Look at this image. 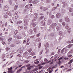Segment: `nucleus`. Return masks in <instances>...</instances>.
<instances>
[{"label": "nucleus", "mask_w": 73, "mask_h": 73, "mask_svg": "<svg viewBox=\"0 0 73 73\" xmlns=\"http://www.w3.org/2000/svg\"><path fill=\"white\" fill-rule=\"evenodd\" d=\"M64 66H61L60 67V68H64Z\"/></svg>", "instance_id": "63"}, {"label": "nucleus", "mask_w": 73, "mask_h": 73, "mask_svg": "<svg viewBox=\"0 0 73 73\" xmlns=\"http://www.w3.org/2000/svg\"><path fill=\"white\" fill-rule=\"evenodd\" d=\"M34 31L35 32H36V29H35L34 30Z\"/></svg>", "instance_id": "51"}, {"label": "nucleus", "mask_w": 73, "mask_h": 73, "mask_svg": "<svg viewBox=\"0 0 73 73\" xmlns=\"http://www.w3.org/2000/svg\"><path fill=\"white\" fill-rule=\"evenodd\" d=\"M6 14H7V15H9L10 16H12L11 13L9 11H7V12L6 13Z\"/></svg>", "instance_id": "6"}, {"label": "nucleus", "mask_w": 73, "mask_h": 73, "mask_svg": "<svg viewBox=\"0 0 73 73\" xmlns=\"http://www.w3.org/2000/svg\"><path fill=\"white\" fill-rule=\"evenodd\" d=\"M12 40V38H10L8 39V41L10 42V41H11Z\"/></svg>", "instance_id": "23"}, {"label": "nucleus", "mask_w": 73, "mask_h": 73, "mask_svg": "<svg viewBox=\"0 0 73 73\" xmlns=\"http://www.w3.org/2000/svg\"><path fill=\"white\" fill-rule=\"evenodd\" d=\"M17 33H18V31L17 30H16L14 32V33L15 35H17Z\"/></svg>", "instance_id": "14"}, {"label": "nucleus", "mask_w": 73, "mask_h": 73, "mask_svg": "<svg viewBox=\"0 0 73 73\" xmlns=\"http://www.w3.org/2000/svg\"><path fill=\"white\" fill-rule=\"evenodd\" d=\"M62 25H63L64 27L65 25V22H63L62 23Z\"/></svg>", "instance_id": "29"}, {"label": "nucleus", "mask_w": 73, "mask_h": 73, "mask_svg": "<svg viewBox=\"0 0 73 73\" xmlns=\"http://www.w3.org/2000/svg\"><path fill=\"white\" fill-rule=\"evenodd\" d=\"M73 44H69L68 45V48H71V47H72V46H73Z\"/></svg>", "instance_id": "16"}, {"label": "nucleus", "mask_w": 73, "mask_h": 73, "mask_svg": "<svg viewBox=\"0 0 73 73\" xmlns=\"http://www.w3.org/2000/svg\"><path fill=\"white\" fill-rule=\"evenodd\" d=\"M31 51H32V49L31 48H30V49L28 50V52H29V53L31 52Z\"/></svg>", "instance_id": "22"}, {"label": "nucleus", "mask_w": 73, "mask_h": 73, "mask_svg": "<svg viewBox=\"0 0 73 73\" xmlns=\"http://www.w3.org/2000/svg\"><path fill=\"white\" fill-rule=\"evenodd\" d=\"M40 65H41V64H39L37 65L36 66H37V67L39 66H40Z\"/></svg>", "instance_id": "53"}, {"label": "nucleus", "mask_w": 73, "mask_h": 73, "mask_svg": "<svg viewBox=\"0 0 73 73\" xmlns=\"http://www.w3.org/2000/svg\"><path fill=\"white\" fill-rule=\"evenodd\" d=\"M34 2L35 4H37V1H35Z\"/></svg>", "instance_id": "56"}, {"label": "nucleus", "mask_w": 73, "mask_h": 73, "mask_svg": "<svg viewBox=\"0 0 73 73\" xmlns=\"http://www.w3.org/2000/svg\"><path fill=\"white\" fill-rule=\"evenodd\" d=\"M54 54V52H52V53L51 55H53Z\"/></svg>", "instance_id": "60"}, {"label": "nucleus", "mask_w": 73, "mask_h": 73, "mask_svg": "<svg viewBox=\"0 0 73 73\" xmlns=\"http://www.w3.org/2000/svg\"><path fill=\"white\" fill-rule=\"evenodd\" d=\"M65 48H63L61 51V53H63L64 52V49Z\"/></svg>", "instance_id": "36"}, {"label": "nucleus", "mask_w": 73, "mask_h": 73, "mask_svg": "<svg viewBox=\"0 0 73 73\" xmlns=\"http://www.w3.org/2000/svg\"><path fill=\"white\" fill-rule=\"evenodd\" d=\"M3 40L4 38L2 36H1L0 37V41H3Z\"/></svg>", "instance_id": "9"}, {"label": "nucleus", "mask_w": 73, "mask_h": 73, "mask_svg": "<svg viewBox=\"0 0 73 73\" xmlns=\"http://www.w3.org/2000/svg\"><path fill=\"white\" fill-rule=\"evenodd\" d=\"M46 64V62H44L42 63V65H45Z\"/></svg>", "instance_id": "58"}, {"label": "nucleus", "mask_w": 73, "mask_h": 73, "mask_svg": "<svg viewBox=\"0 0 73 73\" xmlns=\"http://www.w3.org/2000/svg\"><path fill=\"white\" fill-rule=\"evenodd\" d=\"M73 52V50H71L69 52V53H71Z\"/></svg>", "instance_id": "34"}, {"label": "nucleus", "mask_w": 73, "mask_h": 73, "mask_svg": "<svg viewBox=\"0 0 73 73\" xmlns=\"http://www.w3.org/2000/svg\"><path fill=\"white\" fill-rule=\"evenodd\" d=\"M64 60H68V58H64Z\"/></svg>", "instance_id": "41"}, {"label": "nucleus", "mask_w": 73, "mask_h": 73, "mask_svg": "<svg viewBox=\"0 0 73 73\" xmlns=\"http://www.w3.org/2000/svg\"><path fill=\"white\" fill-rule=\"evenodd\" d=\"M12 69H13V68L10 67V68H8V73H13V72L12 71Z\"/></svg>", "instance_id": "2"}, {"label": "nucleus", "mask_w": 73, "mask_h": 73, "mask_svg": "<svg viewBox=\"0 0 73 73\" xmlns=\"http://www.w3.org/2000/svg\"><path fill=\"white\" fill-rule=\"evenodd\" d=\"M52 25L54 27H56L57 25V24L56 23H52Z\"/></svg>", "instance_id": "20"}, {"label": "nucleus", "mask_w": 73, "mask_h": 73, "mask_svg": "<svg viewBox=\"0 0 73 73\" xmlns=\"http://www.w3.org/2000/svg\"><path fill=\"white\" fill-rule=\"evenodd\" d=\"M19 29V30H21L22 29H23V27L22 26H19L18 27Z\"/></svg>", "instance_id": "11"}, {"label": "nucleus", "mask_w": 73, "mask_h": 73, "mask_svg": "<svg viewBox=\"0 0 73 73\" xmlns=\"http://www.w3.org/2000/svg\"><path fill=\"white\" fill-rule=\"evenodd\" d=\"M72 62L73 61H72V60H71L69 62L68 64H71Z\"/></svg>", "instance_id": "27"}, {"label": "nucleus", "mask_w": 73, "mask_h": 73, "mask_svg": "<svg viewBox=\"0 0 73 73\" xmlns=\"http://www.w3.org/2000/svg\"><path fill=\"white\" fill-rule=\"evenodd\" d=\"M17 56H18L19 57H21V55H20V54H19L17 55Z\"/></svg>", "instance_id": "61"}, {"label": "nucleus", "mask_w": 73, "mask_h": 73, "mask_svg": "<svg viewBox=\"0 0 73 73\" xmlns=\"http://www.w3.org/2000/svg\"><path fill=\"white\" fill-rule=\"evenodd\" d=\"M26 41H27V40H24L23 43H24V44H25V43H26Z\"/></svg>", "instance_id": "35"}, {"label": "nucleus", "mask_w": 73, "mask_h": 73, "mask_svg": "<svg viewBox=\"0 0 73 73\" xmlns=\"http://www.w3.org/2000/svg\"><path fill=\"white\" fill-rule=\"evenodd\" d=\"M59 21L60 22H62V19H60Z\"/></svg>", "instance_id": "62"}, {"label": "nucleus", "mask_w": 73, "mask_h": 73, "mask_svg": "<svg viewBox=\"0 0 73 73\" xmlns=\"http://www.w3.org/2000/svg\"><path fill=\"white\" fill-rule=\"evenodd\" d=\"M22 35L23 37H25V36H26V35H25V33H23Z\"/></svg>", "instance_id": "31"}, {"label": "nucleus", "mask_w": 73, "mask_h": 73, "mask_svg": "<svg viewBox=\"0 0 73 73\" xmlns=\"http://www.w3.org/2000/svg\"><path fill=\"white\" fill-rule=\"evenodd\" d=\"M67 43L68 44H70V43H71V42L70 41H68L67 42Z\"/></svg>", "instance_id": "50"}, {"label": "nucleus", "mask_w": 73, "mask_h": 73, "mask_svg": "<svg viewBox=\"0 0 73 73\" xmlns=\"http://www.w3.org/2000/svg\"><path fill=\"white\" fill-rule=\"evenodd\" d=\"M0 2L1 3H3V0H0Z\"/></svg>", "instance_id": "48"}, {"label": "nucleus", "mask_w": 73, "mask_h": 73, "mask_svg": "<svg viewBox=\"0 0 73 73\" xmlns=\"http://www.w3.org/2000/svg\"><path fill=\"white\" fill-rule=\"evenodd\" d=\"M23 50H21L19 51V53L20 54L22 53H23Z\"/></svg>", "instance_id": "32"}, {"label": "nucleus", "mask_w": 73, "mask_h": 73, "mask_svg": "<svg viewBox=\"0 0 73 73\" xmlns=\"http://www.w3.org/2000/svg\"><path fill=\"white\" fill-rule=\"evenodd\" d=\"M43 18H44V16H42L41 17H40V19H42Z\"/></svg>", "instance_id": "57"}, {"label": "nucleus", "mask_w": 73, "mask_h": 73, "mask_svg": "<svg viewBox=\"0 0 73 73\" xmlns=\"http://www.w3.org/2000/svg\"><path fill=\"white\" fill-rule=\"evenodd\" d=\"M57 9L56 7H54L52 9V11H54V10H55V9Z\"/></svg>", "instance_id": "30"}, {"label": "nucleus", "mask_w": 73, "mask_h": 73, "mask_svg": "<svg viewBox=\"0 0 73 73\" xmlns=\"http://www.w3.org/2000/svg\"><path fill=\"white\" fill-rule=\"evenodd\" d=\"M54 17V15H52L51 16V18L52 19H53Z\"/></svg>", "instance_id": "54"}, {"label": "nucleus", "mask_w": 73, "mask_h": 73, "mask_svg": "<svg viewBox=\"0 0 73 73\" xmlns=\"http://www.w3.org/2000/svg\"><path fill=\"white\" fill-rule=\"evenodd\" d=\"M8 7L7 6H6L4 7V11H7L8 10Z\"/></svg>", "instance_id": "3"}, {"label": "nucleus", "mask_w": 73, "mask_h": 73, "mask_svg": "<svg viewBox=\"0 0 73 73\" xmlns=\"http://www.w3.org/2000/svg\"><path fill=\"white\" fill-rule=\"evenodd\" d=\"M2 44L3 45H4V44H5V42L3 41L2 42Z\"/></svg>", "instance_id": "49"}, {"label": "nucleus", "mask_w": 73, "mask_h": 73, "mask_svg": "<svg viewBox=\"0 0 73 73\" xmlns=\"http://www.w3.org/2000/svg\"><path fill=\"white\" fill-rule=\"evenodd\" d=\"M40 35V33H39L37 35V37H39Z\"/></svg>", "instance_id": "40"}, {"label": "nucleus", "mask_w": 73, "mask_h": 73, "mask_svg": "<svg viewBox=\"0 0 73 73\" xmlns=\"http://www.w3.org/2000/svg\"><path fill=\"white\" fill-rule=\"evenodd\" d=\"M44 46H45L46 47V49L47 51L46 52V53H48V51H49V50L48 49V48H49V44L48 42L46 43V45H45Z\"/></svg>", "instance_id": "1"}, {"label": "nucleus", "mask_w": 73, "mask_h": 73, "mask_svg": "<svg viewBox=\"0 0 73 73\" xmlns=\"http://www.w3.org/2000/svg\"><path fill=\"white\" fill-rule=\"evenodd\" d=\"M29 34H30L31 35L33 34V30H30L29 31Z\"/></svg>", "instance_id": "7"}, {"label": "nucleus", "mask_w": 73, "mask_h": 73, "mask_svg": "<svg viewBox=\"0 0 73 73\" xmlns=\"http://www.w3.org/2000/svg\"><path fill=\"white\" fill-rule=\"evenodd\" d=\"M53 72V70H50V72H49L50 73H51Z\"/></svg>", "instance_id": "55"}, {"label": "nucleus", "mask_w": 73, "mask_h": 73, "mask_svg": "<svg viewBox=\"0 0 73 73\" xmlns=\"http://www.w3.org/2000/svg\"><path fill=\"white\" fill-rule=\"evenodd\" d=\"M28 5H26V6L25 7V8H28Z\"/></svg>", "instance_id": "59"}, {"label": "nucleus", "mask_w": 73, "mask_h": 73, "mask_svg": "<svg viewBox=\"0 0 73 73\" xmlns=\"http://www.w3.org/2000/svg\"><path fill=\"white\" fill-rule=\"evenodd\" d=\"M17 38L18 39H21V36H18Z\"/></svg>", "instance_id": "25"}, {"label": "nucleus", "mask_w": 73, "mask_h": 73, "mask_svg": "<svg viewBox=\"0 0 73 73\" xmlns=\"http://www.w3.org/2000/svg\"><path fill=\"white\" fill-rule=\"evenodd\" d=\"M61 16V14L60 13H58L56 14V17L57 18H59Z\"/></svg>", "instance_id": "4"}, {"label": "nucleus", "mask_w": 73, "mask_h": 73, "mask_svg": "<svg viewBox=\"0 0 73 73\" xmlns=\"http://www.w3.org/2000/svg\"><path fill=\"white\" fill-rule=\"evenodd\" d=\"M42 68V67L41 66H40L39 67V69H41Z\"/></svg>", "instance_id": "47"}, {"label": "nucleus", "mask_w": 73, "mask_h": 73, "mask_svg": "<svg viewBox=\"0 0 73 73\" xmlns=\"http://www.w3.org/2000/svg\"><path fill=\"white\" fill-rule=\"evenodd\" d=\"M69 28V26H68V25H67L66 26V29H68Z\"/></svg>", "instance_id": "21"}, {"label": "nucleus", "mask_w": 73, "mask_h": 73, "mask_svg": "<svg viewBox=\"0 0 73 73\" xmlns=\"http://www.w3.org/2000/svg\"><path fill=\"white\" fill-rule=\"evenodd\" d=\"M10 46L11 48H13V47H14V45H13V44H11Z\"/></svg>", "instance_id": "38"}, {"label": "nucleus", "mask_w": 73, "mask_h": 73, "mask_svg": "<svg viewBox=\"0 0 73 73\" xmlns=\"http://www.w3.org/2000/svg\"><path fill=\"white\" fill-rule=\"evenodd\" d=\"M2 56L3 57V58H4V57H5V54H2Z\"/></svg>", "instance_id": "39"}, {"label": "nucleus", "mask_w": 73, "mask_h": 73, "mask_svg": "<svg viewBox=\"0 0 73 73\" xmlns=\"http://www.w3.org/2000/svg\"><path fill=\"white\" fill-rule=\"evenodd\" d=\"M18 7V5H15L14 8V10H16V9H17V8Z\"/></svg>", "instance_id": "12"}, {"label": "nucleus", "mask_w": 73, "mask_h": 73, "mask_svg": "<svg viewBox=\"0 0 73 73\" xmlns=\"http://www.w3.org/2000/svg\"><path fill=\"white\" fill-rule=\"evenodd\" d=\"M69 12H72L73 11V9L71 8H70L69 9Z\"/></svg>", "instance_id": "26"}, {"label": "nucleus", "mask_w": 73, "mask_h": 73, "mask_svg": "<svg viewBox=\"0 0 73 73\" xmlns=\"http://www.w3.org/2000/svg\"><path fill=\"white\" fill-rule=\"evenodd\" d=\"M3 17L4 18H7V17H8V16L7 15H5L3 16Z\"/></svg>", "instance_id": "13"}, {"label": "nucleus", "mask_w": 73, "mask_h": 73, "mask_svg": "<svg viewBox=\"0 0 73 73\" xmlns=\"http://www.w3.org/2000/svg\"><path fill=\"white\" fill-rule=\"evenodd\" d=\"M10 49V48L8 47H7L6 48V51H8Z\"/></svg>", "instance_id": "17"}, {"label": "nucleus", "mask_w": 73, "mask_h": 73, "mask_svg": "<svg viewBox=\"0 0 73 73\" xmlns=\"http://www.w3.org/2000/svg\"><path fill=\"white\" fill-rule=\"evenodd\" d=\"M48 23H51V22H52V21L50 20H48Z\"/></svg>", "instance_id": "43"}, {"label": "nucleus", "mask_w": 73, "mask_h": 73, "mask_svg": "<svg viewBox=\"0 0 73 73\" xmlns=\"http://www.w3.org/2000/svg\"><path fill=\"white\" fill-rule=\"evenodd\" d=\"M70 31H71V29H70L69 30H68V31L69 32V33H70Z\"/></svg>", "instance_id": "45"}, {"label": "nucleus", "mask_w": 73, "mask_h": 73, "mask_svg": "<svg viewBox=\"0 0 73 73\" xmlns=\"http://www.w3.org/2000/svg\"><path fill=\"white\" fill-rule=\"evenodd\" d=\"M65 20L66 22H69V19L68 17H66L65 18Z\"/></svg>", "instance_id": "5"}, {"label": "nucleus", "mask_w": 73, "mask_h": 73, "mask_svg": "<svg viewBox=\"0 0 73 73\" xmlns=\"http://www.w3.org/2000/svg\"><path fill=\"white\" fill-rule=\"evenodd\" d=\"M47 9H48V8H46V7H44L43 9V11H46V10H47Z\"/></svg>", "instance_id": "28"}, {"label": "nucleus", "mask_w": 73, "mask_h": 73, "mask_svg": "<svg viewBox=\"0 0 73 73\" xmlns=\"http://www.w3.org/2000/svg\"><path fill=\"white\" fill-rule=\"evenodd\" d=\"M9 21H10V22L12 24H13V22H12V19H10L9 20Z\"/></svg>", "instance_id": "42"}, {"label": "nucleus", "mask_w": 73, "mask_h": 73, "mask_svg": "<svg viewBox=\"0 0 73 73\" xmlns=\"http://www.w3.org/2000/svg\"><path fill=\"white\" fill-rule=\"evenodd\" d=\"M18 18H19V16H17L15 17V19H18Z\"/></svg>", "instance_id": "33"}, {"label": "nucleus", "mask_w": 73, "mask_h": 73, "mask_svg": "<svg viewBox=\"0 0 73 73\" xmlns=\"http://www.w3.org/2000/svg\"><path fill=\"white\" fill-rule=\"evenodd\" d=\"M30 44V42H29V43H27L26 44V45H29Z\"/></svg>", "instance_id": "44"}, {"label": "nucleus", "mask_w": 73, "mask_h": 73, "mask_svg": "<svg viewBox=\"0 0 73 73\" xmlns=\"http://www.w3.org/2000/svg\"><path fill=\"white\" fill-rule=\"evenodd\" d=\"M32 68H33V66H30L28 68V70H29L30 69H31Z\"/></svg>", "instance_id": "19"}, {"label": "nucleus", "mask_w": 73, "mask_h": 73, "mask_svg": "<svg viewBox=\"0 0 73 73\" xmlns=\"http://www.w3.org/2000/svg\"><path fill=\"white\" fill-rule=\"evenodd\" d=\"M68 49H66V50H65V53H66V52H67V51H68Z\"/></svg>", "instance_id": "46"}, {"label": "nucleus", "mask_w": 73, "mask_h": 73, "mask_svg": "<svg viewBox=\"0 0 73 73\" xmlns=\"http://www.w3.org/2000/svg\"><path fill=\"white\" fill-rule=\"evenodd\" d=\"M39 62H40L39 61H36L34 62V64H39Z\"/></svg>", "instance_id": "15"}, {"label": "nucleus", "mask_w": 73, "mask_h": 73, "mask_svg": "<svg viewBox=\"0 0 73 73\" xmlns=\"http://www.w3.org/2000/svg\"><path fill=\"white\" fill-rule=\"evenodd\" d=\"M60 60H61V58L60 59H59L58 60V64L60 65V64H61V61H60Z\"/></svg>", "instance_id": "10"}, {"label": "nucleus", "mask_w": 73, "mask_h": 73, "mask_svg": "<svg viewBox=\"0 0 73 73\" xmlns=\"http://www.w3.org/2000/svg\"><path fill=\"white\" fill-rule=\"evenodd\" d=\"M22 23H23V22L22 21H18L17 22V24H21Z\"/></svg>", "instance_id": "8"}, {"label": "nucleus", "mask_w": 73, "mask_h": 73, "mask_svg": "<svg viewBox=\"0 0 73 73\" xmlns=\"http://www.w3.org/2000/svg\"><path fill=\"white\" fill-rule=\"evenodd\" d=\"M31 55H32V56H34V55H35V52H32L31 53Z\"/></svg>", "instance_id": "18"}, {"label": "nucleus", "mask_w": 73, "mask_h": 73, "mask_svg": "<svg viewBox=\"0 0 73 73\" xmlns=\"http://www.w3.org/2000/svg\"><path fill=\"white\" fill-rule=\"evenodd\" d=\"M29 41V39H27V43H28Z\"/></svg>", "instance_id": "52"}, {"label": "nucleus", "mask_w": 73, "mask_h": 73, "mask_svg": "<svg viewBox=\"0 0 73 73\" xmlns=\"http://www.w3.org/2000/svg\"><path fill=\"white\" fill-rule=\"evenodd\" d=\"M22 70V69H20L19 70L17 71V72L19 73V72H21V71Z\"/></svg>", "instance_id": "24"}, {"label": "nucleus", "mask_w": 73, "mask_h": 73, "mask_svg": "<svg viewBox=\"0 0 73 73\" xmlns=\"http://www.w3.org/2000/svg\"><path fill=\"white\" fill-rule=\"evenodd\" d=\"M71 42L72 43H73V38L72 39V40H71Z\"/></svg>", "instance_id": "64"}, {"label": "nucleus", "mask_w": 73, "mask_h": 73, "mask_svg": "<svg viewBox=\"0 0 73 73\" xmlns=\"http://www.w3.org/2000/svg\"><path fill=\"white\" fill-rule=\"evenodd\" d=\"M59 35L60 36H61V35H62V32H60L59 33Z\"/></svg>", "instance_id": "37"}]
</instances>
